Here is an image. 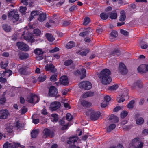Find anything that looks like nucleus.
Masks as SVG:
<instances>
[{"label": "nucleus", "mask_w": 148, "mask_h": 148, "mask_svg": "<svg viewBox=\"0 0 148 148\" xmlns=\"http://www.w3.org/2000/svg\"><path fill=\"white\" fill-rule=\"evenodd\" d=\"M86 114L89 116L90 119L94 121L97 120L100 116L99 112L96 111L92 109L87 110L86 112Z\"/></svg>", "instance_id": "nucleus-1"}, {"label": "nucleus", "mask_w": 148, "mask_h": 148, "mask_svg": "<svg viewBox=\"0 0 148 148\" xmlns=\"http://www.w3.org/2000/svg\"><path fill=\"white\" fill-rule=\"evenodd\" d=\"M27 27H26L23 29L24 31L23 32V34L21 35V38L24 39L27 41L32 42L34 41V38L31 33L28 32L27 29Z\"/></svg>", "instance_id": "nucleus-2"}, {"label": "nucleus", "mask_w": 148, "mask_h": 148, "mask_svg": "<svg viewBox=\"0 0 148 148\" xmlns=\"http://www.w3.org/2000/svg\"><path fill=\"white\" fill-rule=\"evenodd\" d=\"M8 17L13 23L17 21L19 18V16L17 10H13L9 12L8 14Z\"/></svg>", "instance_id": "nucleus-3"}, {"label": "nucleus", "mask_w": 148, "mask_h": 148, "mask_svg": "<svg viewBox=\"0 0 148 148\" xmlns=\"http://www.w3.org/2000/svg\"><path fill=\"white\" fill-rule=\"evenodd\" d=\"M27 101L30 103H36L39 101V99L36 95L31 94L27 96Z\"/></svg>", "instance_id": "nucleus-4"}, {"label": "nucleus", "mask_w": 148, "mask_h": 148, "mask_svg": "<svg viewBox=\"0 0 148 148\" xmlns=\"http://www.w3.org/2000/svg\"><path fill=\"white\" fill-rule=\"evenodd\" d=\"M20 144L18 143L13 142H7L5 143L3 146V148H16L19 147Z\"/></svg>", "instance_id": "nucleus-5"}, {"label": "nucleus", "mask_w": 148, "mask_h": 148, "mask_svg": "<svg viewBox=\"0 0 148 148\" xmlns=\"http://www.w3.org/2000/svg\"><path fill=\"white\" fill-rule=\"evenodd\" d=\"M79 86L80 88L87 90L90 89L92 87L91 83L87 81L81 82L79 84Z\"/></svg>", "instance_id": "nucleus-6"}, {"label": "nucleus", "mask_w": 148, "mask_h": 148, "mask_svg": "<svg viewBox=\"0 0 148 148\" xmlns=\"http://www.w3.org/2000/svg\"><path fill=\"white\" fill-rule=\"evenodd\" d=\"M17 46L20 50L24 51H27L29 49L28 45L23 42H17Z\"/></svg>", "instance_id": "nucleus-7"}, {"label": "nucleus", "mask_w": 148, "mask_h": 148, "mask_svg": "<svg viewBox=\"0 0 148 148\" xmlns=\"http://www.w3.org/2000/svg\"><path fill=\"white\" fill-rule=\"evenodd\" d=\"M138 72L144 73L148 71V64H144L140 65L137 68Z\"/></svg>", "instance_id": "nucleus-8"}, {"label": "nucleus", "mask_w": 148, "mask_h": 148, "mask_svg": "<svg viewBox=\"0 0 148 148\" xmlns=\"http://www.w3.org/2000/svg\"><path fill=\"white\" fill-rule=\"evenodd\" d=\"M128 94V91L126 90L124 91L122 93L121 95H119L117 98V101L118 102L120 103L121 102H123L125 100V97H127Z\"/></svg>", "instance_id": "nucleus-9"}, {"label": "nucleus", "mask_w": 148, "mask_h": 148, "mask_svg": "<svg viewBox=\"0 0 148 148\" xmlns=\"http://www.w3.org/2000/svg\"><path fill=\"white\" fill-rule=\"evenodd\" d=\"M60 105V103L59 102H54L51 104L49 108L52 111H55L59 108Z\"/></svg>", "instance_id": "nucleus-10"}, {"label": "nucleus", "mask_w": 148, "mask_h": 148, "mask_svg": "<svg viewBox=\"0 0 148 148\" xmlns=\"http://www.w3.org/2000/svg\"><path fill=\"white\" fill-rule=\"evenodd\" d=\"M139 140V138H138L133 139L128 146V148H134L138 144Z\"/></svg>", "instance_id": "nucleus-11"}, {"label": "nucleus", "mask_w": 148, "mask_h": 148, "mask_svg": "<svg viewBox=\"0 0 148 148\" xmlns=\"http://www.w3.org/2000/svg\"><path fill=\"white\" fill-rule=\"evenodd\" d=\"M110 72L108 69H106L102 70L101 72L99 77H110Z\"/></svg>", "instance_id": "nucleus-12"}, {"label": "nucleus", "mask_w": 148, "mask_h": 148, "mask_svg": "<svg viewBox=\"0 0 148 148\" xmlns=\"http://www.w3.org/2000/svg\"><path fill=\"white\" fill-rule=\"evenodd\" d=\"M75 75H81V79H82L86 76V70L85 69L82 68L80 72L79 71L77 70L75 72Z\"/></svg>", "instance_id": "nucleus-13"}, {"label": "nucleus", "mask_w": 148, "mask_h": 148, "mask_svg": "<svg viewBox=\"0 0 148 148\" xmlns=\"http://www.w3.org/2000/svg\"><path fill=\"white\" fill-rule=\"evenodd\" d=\"M57 90L56 88L53 86H51L49 89V95L52 97L55 96L57 93Z\"/></svg>", "instance_id": "nucleus-14"}, {"label": "nucleus", "mask_w": 148, "mask_h": 148, "mask_svg": "<svg viewBox=\"0 0 148 148\" xmlns=\"http://www.w3.org/2000/svg\"><path fill=\"white\" fill-rule=\"evenodd\" d=\"M8 114V111L6 110H0V119H6Z\"/></svg>", "instance_id": "nucleus-15"}, {"label": "nucleus", "mask_w": 148, "mask_h": 148, "mask_svg": "<svg viewBox=\"0 0 148 148\" xmlns=\"http://www.w3.org/2000/svg\"><path fill=\"white\" fill-rule=\"evenodd\" d=\"M119 71L122 74H126L127 72L126 66L124 64L121 63L119 64Z\"/></svg>", "instance_id": "nucleus-16"}, {"label": "nucleus", "mask_w": 148, "mask_h": 148, "mask_svg": "<svg viewBox=\"0 0 148 148\" xmlns=\"http://www.w3.org/2000/svg\"><path fill=\"white\" fill-rule=\"evenodd\" d=\"M101 80L102 83L104 84H109L111 81V79L110 77H99Z\"/></svg>", "instance_id": "nucleus-17"}, {"label": "nucleus", "mask_w": 148, "mask_h": 148, "mask_svg": "<svg viewBox=\"0 0 148 148\" xmlns=\"http://www.w3.org/2000/svg\"><path fill=\"white\" fill-rule=\"evenodd\" d=\"M43 133L44 134L43 137L44 138H46L49 136L52 137L54 136V134L53 133L51 132L50 130L47 128L45 129L44 130Z\"/></svg>", "instance_id": "nucleus-18"}, {"label": "nucleus", "mask_w": 148, "mask_h": 148, "mask_svg": "<svg viewBox=\"0 0 148 148\" xmlns=\"http://www.w3.org/2000/svg\"><path fill=\"white\" fill-rule=\"evenodd\" d=\"M61 83L64 85H66L69 83V81L67 77L66 76L62 77L60 79Z\"/></svg>", "instance_id": "nucleus-19"}, {"label": "nucleus", "mask_w": 148, "mask_h": 148, "mask_svg": "<svg viewBox=\"0 0 148 148\" xmlns=\"http://www.w3.org/2000/svg\"><path fill=\"white\" fill-rule=\"evenodd\" d=\"M45 69L46 71H50L52 72H55L56 71V69L54 68V66L52 64L47 65L45 67Z\"/></svg>", "instance_id": "nucleus-20"}, {"label": "nucleus", "mask_w": 148, "mask_h": 148, "mask_svg": "<svg viewBox=\"0 0 148 148\" xmlns=\"http://www.w3.org/2000/svg\"><path fill=\"white\" fill-rule=\"evenodd\" d=\"M78 139V138L77 136H73L69 138L67 141L68 144H71L76 142Z\"/></svg>", "instance_id": "nucleus-21"}, {"label": "nucleus", "mask_w": 148, "mask_h": 148, "mask_svg": "<svg viewBox=\"0 0 148 148\" xmlns=\"http://www.w3.org/2000/svg\"><path fill=\"white\" fill-rule=\"evenodd\" d=\"M141 82L140 80H138L135 82L132 85V87L134 88L136 87L140 88L142 86Z\"/></svg>", "instance_id": "nucleus-22"}, {"label": "nucleus", "mask_w": 148, "mask_h": 148, "mask_svg": "<svg viewBox=\"0 0 148 148\" xmlns=\"http://www.w3.org/2000/svg\"><path fill=\"white\" fill-rule=\"evenodd\" d=\"M93 95L94 93L93 92L89 91L84 93L82 96V98H85L87 97L92 96Z\"/></svg>", "instance_id": "nucleus-23"}, {"label": "nucleus", "mask_w": 148, "mask_h": 148, "mask_svg": "<svg viewBox=\"0 0 148 148\" xmlns=\"http://www.w3.org/2000/svg\"><path fill=\"white\" fill-rule=\"evenodd\" d=\"M19 57L21 59L23 60L27 58L28 57V55L26 53L21 52L19 53Z\"/></svg>", "instance_id": "nucleus-24"}, {"label": "nucleus", "mask_w": 148, "mask_h": 148, "mask_svg": "<svg viewBox=\"0 0 148 148\" xmlns=\"http://www.w3.org/2000/svg\"><path fill=\"white\" fill-rule=\"evenodd\" d=\"M126 18L125 14L123 11H121L120 12V15L119 17V21H124Z\"/></svg>", "instance_id": "nucleus-25"}, {"label": "nucleus", "mask_w": 148, "mask_h": 148, "mask_svg": "<svg viewBox=\"0 0 148 148\" xmlns=\"http://www.w3.org/2000/svg\"><path fill=\"white\" fill-rule=\"evenodd\" d=\"M46 37L48 40L50 42H52L55 40V38L53 35L49 33L46 34Z\"/></svg>", "instance_id": "nucleus-26"}, {"label": "nucleus", "mask_w": 148, "mask_h": 148, "mask_svg": "<svg viewBox=\"0 0 148 148\" xmlns=\"http://www.w3.org/2000/svg\"><path fill=\"white\" fill-rule=\"evenodd\" d=\"M109 119L111 120L112 122L114 123H116L119 121L118 118L114 115H111L109 118Z\"/></svg>", "instance_id": "nucleus-27"}, {"label": "nucleus", "mask_w": 148, "mask_h": 148, "mask_svg": "<svg viewBox=\"0 0 148 148\" xmlns=\"http://www.w3.org/2000/svg\"><path fill=\"white\" fill-rule=\"evenodd\" d=\"M39 132L38 129L33 130L31 132V136L32 138H35L38 136Z\"/></svg>", "instance_id": "nucleus-28"}, {"label": "nucleus", "mask_w": 148, "mask_h": 148, "mask_svg": "<svg viewBox=\"0 0 148 148\" xmlns=\"http://www.w3.org/2000/svg\"><path fill=\"white\" fill-rule=\"evenodd\" d=\"M81 104L84 107H88L91 105L90 103L85 100L82 101L81 102Z\"/></svg>", "instance_id": "nucleus-29"}, {"label": "nucleus", "mask_w": 148, "mask_h": 148, "mask_svg": "<svg viewBox=\"0 0 148 148\" xmlns=\"http://www.w3.org/2000/svg\"><path fill=\"white\" fill-rule=\"evenodd\" d=\"M75 43L73 41H70L66 45V48L70 49L75 46Z\"/></svg>", "instance_id": "nucleus-30"}, {"label": "nucleus", "mask_w": 148, "mask_h": 148, "mask_svg": "<svg viewBox=\"0 0 148 148\" xmlns=\"http://www.w3.org/2000/svg\"><path fill=\"white\" fill-rule=\"evenodd\" d=\"M6 130L8 132H11L12 131L13 126L12 124H8L6 125Z\"/></svg>", "instance_id": "nucleus-31"}, {"label": "nucleus", "mask_w": 148, "mask_h": 148, "mask_svg": "<svg viewBox=\"0 0 148 148\" xmlns=\"http://www.w3.org/2000/svg\"><path fill=\"white\" fill-rule=\"evenodd\" d=\"M46 18V14L44 13H41L39 15V18L38 19V20L42 22L45 20Z\"/></svg>", "instance_id": "nucleus-32"}, {"label": "nucleus", "mask_w": 148, "mask_h": 148, "mask_svg": "<svg viewBox=\"0 0 148 148\" xmlns=\"http://www.w3.org/2000/svg\"><path fill=\"white\" fill-rule=\"evenodd\" d=\"M3 28L6 32H9L11 29L10 26L7 25H4L3 26Z\"/></svg>", "instance_id": "nucleus-33"}, {"label": "nucleus", "mask_w": 148, "mask_h": 148, "mask_svg": "<svg viewBox=\"0 0 148 148\" xmlns=\"http://www.w3.org/2000/svg\"><path fill=\"white\" fill-rule=\"evenodd\" d=\"M117 18V14L116 12H112L110 13V18L112 19H116Z\"/></svg>", "instance_id": "nucleus-34"}, {"label": "nucleus", "mask_w": 148, "mask_h": 148, "mask_svg": "<svg viewBox=\"0 0 148 148\" xmlns=\"http://www.w3.org/2000/svg\"><path fill=\"white\" fill-rule=\"evenodd\" d=\"M51 121L53 122H57L58 120V116L56 114H53L51 115Z\"/></svg>", "instance_id": "nucleus-35"}, {"label": "nucleus", "mask_w": 148, "mask_h": 148, "mask_svg": "<svg viewBox=\"0 0 148 148\" xmlns=\"http://www.w3.org/2000/svg\"><path fill=\"white\" fill-rule=\"evenodd\" d=\"M89 52V50L88 49H86L85 51L81 52H77V53H78L81 55L82 56H84L86 55Z\"/></svg>", "instance_id": "nucleus-36"}, {"label": "nucleus", "mask_w": 148, "mask_h": 148, "mask_svg": "<svg viewBox=\"0 0 148 148\" xmlns=\"http://www.w3.org/2000/svg\"><path fill=\"white\" fill-rule=\"evenodd\" d=\"M60 124H61L62 127H61V129L62 130H66L68 128V125H64V121L63 120H62L60 122Z\"/></svg>", "instance_id": "nucleus-37"}, {"label": "nucleus", "mask_w": 148, "mask_h": 148, "mask_svg": "<svg viewBox=\"0 0 148 148\" xmlns=\"http://www.w3.org/2000/svg\"><path fill=\"white\" fill-rule=\"evenodd\" d=\"M101 18L103 20H106L108 18V14L105 13H101L100 15Z\"/></svg>", "instance_id": "nucleus-38"}, {"label": "nucleus", "mask_w": 148, "mask_h": 148, "mask_svg": "<svg viewBox=\"0 0 148 148\" xmlns=\"http://www.w3.org/2000/svg\"><path fill=\"white\" fill-rule=\"evenodd\" d=\"M46 76L44 75H41L38 78V80L40 82H43L45 80Z\"/></svg>", "instance_id": "nucleus-39"}, {"label": "nucleus", "mask_w": 148, "mask_h": 148, "mask_svg": "<svg viewBox=\"0 0 148 148\" xmlns=\"http://www.w3.org/2000/svg\"><path fill=\"white\" fill-rule=\"evenodd\" d=\"M34 53L38 55H40L42 54L43 52L41 49L39 48L36 49L34 51Z\"/></svg>", "instance_id": "nucleus-40"}, {"label": "nucleus", "mask_w": 148, "mask_h": 148, "mask_svg": "<svg viewBox=\"0 0 148 148\" xmlns=\"http://www.w3.org/2000/svg\"><path fill=\"white\" fill-rule=\"evenodd\" d=\"M116 127V125L115 124H112L110 125L109 127L107 129L108 132H110L111 130L114 129Z\"/></svg>", "instance_id": "nucleus-41"}, {"label": "nucleus", "mask_w": 148, "mask_h": 148, "mask_svg": "<svg viewBox=\"0 0 148 148\" xmlns=\"http://www.w3.org/2000/svg\"><path fill=\"white\" fill-rule=\"evenodd\" d=\"M144 120L142 117H140L136 120V123L137 124L141 125L143 123Z\"/></svg>", "instance_id": "nucleus-42"}, {"label": "nucleus", "mask_w": 148, "mask_h": 148, "mask_svg": "<svg viewBox=\"0 0 148 148\" xmlns=\"http://www.w3.org/2000/svg\"><path fill=\"white\" fill-rule=\"evenodd\" d=\"M26 69L24 67H23L19 69V72L21 74L24 75H26L27 74L26 73Z\"/></svg>", "instance_id": "nucleus-43"}, {"label": "nucleus", "mask_w": 148, "mask_h": 148, "mask_svg": "<svg viewBox=\"0 0 148 148\" xmlns=\"http://www.w3.org/2000/svg\"><path fill=\"white\" fill-rule=\"evenodd\" d=\"M38 12L37 11H33L32 12L31 14V16L30 17L29 20H32L34 17V16L37 15Z\"/></svg>", "instance_id": "nucleus-44"}, {"label": "nucleus", "mask_w": 148, "mask_h": 148, "mask_svg": "<svg viewBox=\"0 0 148 148\" xmlns=\"http://www.w3.org/2000/svg\"><path fill=\"white\" fill-rule=\"evenodd\" d=\"M118 88V85L117 84H115L110 87L108 89L110 90L113 91L116 90Z\"/></svg>", "instance_id": "nucleus-45"}, {"label": "nucleus", "mask_w": 148, "mask_h": 148, "mask_svg": "<svg viewBox=\"0 0 148 148\" xmlns=\"http://www.w3.org/2000/svg\"><path fill=\"white\" fill-rule=\"evenodd\" d=\"M27 111V108L25 106L23 107L20 110V112L21 114H25Z\"/></svg>", "instance_id": "nucleus-46"}, {"label": "nucleus", "mask_w": 148, "mask_h": 148, "mask_svg": "<svg viewBox=\"0 0 148 148\" xmlns=\"http://www.w3.org/2000/svg\"><path fill=\"white\" fill-rule=\"evenodd\" d=\"M143 145V143L141 141H139L138 144L134 148H142Z\"/></svg>", "instance_id": "nucleus-47"}, {"label": "nucleus", "mask_w": 148, "mask_h": 148, "mask_svg": "<svg viewBox=\"0 0 148 148\" xmlns=\"http://www.w3.org/2000/svg\"><path fill=\"white\" fill-rule=\"evenodd\" d=\"M26 10V8L25 7L21 6L20 7V12L22 14H24L25 13Z\"/></svg>", "instance_id": "nucleus-48"}, {"label": "nucleus", "mask_w": 148, "mask_h": 148, "mask_svg": "<svg viewBox=\"0 0 148 148\" xmlns=\"http://www.w3.org/2000/svg\"><path fill=\"white\" fill-rule=\"evenodd\" d=\"M14 126L15 127H16L17 129H19L20 128L21 126V125L19 122V121H16L14 124Z\"/></svg>", "instance_id": "nucleus-49"}, {"label": "nucleus", "mask_w": 148, "mask_h": 148, "mask_svg": "<svg viewBox=\"0 0 148 148\" xmlns=\"http://www.w3.org/2000/svg\"><path fill=\"white\" fill-rule=\"evenodd\" d=\"M72 63V61L71 60H69L65 61L64 63V64L66 66H68L71 65Z\"/></svg>", "instance_id": "nucleus-50"}, {"label": "nucleus", "mask_w": 148, "mask_h": 148, "mask_svg": "<svg viewBox=\"0 0 148 148\" xmlns=\"http://www.w3.org/2000/svg\"><path fill=\"white\" fill-rule=\"evenodd\" d=\"M110 38L114 37H116L117 36V32L115 31H112L110 34Z\"/></svg>", "instance_id": "nucleus-51"}, {"label": "nucleus", "mask_w": 148, "mask_h": 148, "mask_svg": "<svg viewBox=\"0 0 148 148\" xmlns=\"http://www.w3.org/2000/svg\"><path fill=\"white\" fill-rule=\"evenodd\" d=\"M128 112L127 111H122L121 114V117L123 118L125 117L127 115Z\"/></svg>", "instance_id": "nucleus-52"}, {"label": "nucleus", "mask_w": 148, "mask_h": 148, "mask_svg": "<svg viewBox=\"0 0 148 148\" xmlns=\"http://www.w3.org/2000/svg\"><path fill=\"white\" fill-rule=\"evenodd\" d=\"M34 33L36 35L38 36L40 34L41 32L38 29H34L33 31Z\"/></svg>", "instance_id": "nucleus-53"}, {"label": "nucleus", "mask_w": 148, "mask_h": 148, "mask_svg": "<svg viewBox=\"0 0 148 148\" xmlns=\"http://www.w3.org/2000/svg\"><path fill=\"white\" fill-rule=\"evenodd\" d=\"M134 103V100H132L127 105L128 108H131L133 107Z\"/></svg>", "instance_id": "nucleus-54"}, {"label": "nucleus", "mask_w": 148, "mask_h": 148, "mask_svg": "<svg viewBox=\"0 0 148 148\" xmlns=\"http://www.w3.org/2000/svg\"><path fill=\"white\" fill-rule=\"evenodd\" d=\"M73 119L72 116L70 113H67L66 115V119L68 121H71Z\"/></svg>", "instance_id": "nucleus-55"}, {"label": "nucleus", "mask_w": 148, "mask_h": 148, "mask_svg": "<svg viewBox=\"0 0 148 148\" xmlns=\"http://www.w3.org/2000/svg\"><path fill=\"white\" fill-rule=\"evenodd\" d=\"M90 21V19L88 17H86L84 19L83 24L84 25H86Z\"/></svg>", "instance_id": "nucleus-56"}, {"label": "nucleus", "mask_w": 148, "mask_h": 148, "mask_svg": "<svg viewBox=\"0 0 148 148\" xmlns=\"http://www.w3.org/2000/svg\"><path fill=\"white\" fill-rule=\"evenodd\" d=\"M57 75L56 74H55L50 77V80L51 81L54 82L56 80V77Z\"/></svg>", "instance_id": "nucleus-57"}, {"label": "nucleus", "mask_w": 148, "mask_h": 148, "mask_svg": "<svg viewBox=\"0 0 148 148\" xmlns=\"http://www.w3.org/2000/svg\"><path fill=\"white\" fill-rule=\"evenodd\" d=\"M120 32L121 34L125 36H127L129 34L128 32L125 30L121 29L120 30Z\"/></svg>", "instance_id": "nucleus-58"}, {"label": "nucleus", "mask_w": 148, "mask_h": 148, "mask_svg": "<svg viewBox=\"0 0 148 148\" xmlns=\"http://www.w3.org/2000/svg\"><path fill=\"white\" fill-rule=\"evenodd\" d=\"M59 50V48L58 47H55L49 51L50 53H54V52L58 51Z\"/></svg>", "instance_id": "nucleus-59"}, {"label": "nucleus", "mask_w": 148, "mask_h": 148, "mask_svg": "<svg viewBox=\"0 0 148 148\" xmlns=\"http://www.w3.org/2000/svg\"><path fill=\"white\" fill-rule=\"evenodd\" d=\"M63 105L64 107L66 110L69 109L71 108L70 105L67 103H64Z\"/></svg>", "instance_id": "nucleus-60"}, {"label": "nucleus", "mask_w": 148, "mask_h": 148, "mask_svg": "<svg viewBox=\"0 0 148 148\" xmlns=\"http://www.w3.org/2000/svg\"><path fill=\"white\" fill-rule=\"evenodd\" d=\"M110 148H123V147L121 144H119L116 145L112 146Z\"/></svg>", "instance_id": "nucleus-61"}, {"label": "nucleus", "mask_w": 148, "mask_h": 148, "mask_svg": "<svg viewBox=\"0 0 148 148\" xmlns=\"http://www.w3.org/2000/svg\"><path fill=\"white\" fill-rule=\"evenodd\" d=\"M89 34V32L88 31L83 32L80 33L79 36H86Z\"/></svg>", "instance_id": "nucleus-62"}, {"label": "nucleus", "mask_w": 148, "mask_h": 148, "mask_svg": "<svg viewBox=\"0 0 148 148\" xmlns=\"http://www.w3.org/2000/svg\"><path fill=\"white\" fill-rule=\"evenodd\" d=\"M108 103H107V102H106L104 101L101 104V107L102 108L106 107L107 106Z\"/></svg>", "instance_id": "nucleus-63"}, {"label": "nucleus", "mask_w": 148, "mask_h": 148, "mask_svg": "<svg viewBox=\"0 0 148 148\" xmlns=\"http://www.w3.org/2000/svg\"><path fill=\"white\" fill-rule=\"evenodd\" d=\"M140 47L142 49H145L148 47V45L145 43H144L141 44Z\"/></svg>", "instance_id": "nucleus-64"}]
</instances>
